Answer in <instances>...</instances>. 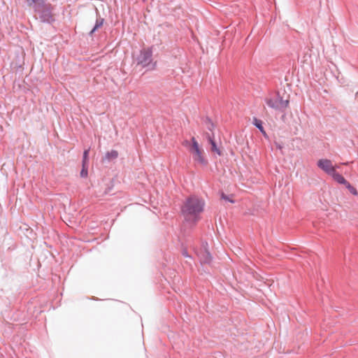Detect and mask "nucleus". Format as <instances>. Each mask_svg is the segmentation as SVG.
<instances>
[{
  "label": "nucleus",
  "mask_w": 358,
  "mask_h": 358,
  "mask_svg": "<svg viewBox=\"0 0 358 358\" xmlns=\"http://www.w3.org/2000/svg\"><path fill=\"white\" fill-rule=\"evenodd\" d=\"M204 201L196 196L188 197L182 207V214L186 222L190 225L196 223L203 210Z\"/></svg>",
  "instance_id": "f257e3e1"
},
{
  "label": "nucleus",
  "mask_w": 358,
  "mask_h": 358,
  "mask_svg": "<svg viewBox=\"0 0 358 358\" xmlns=\"http://www.w3.org/2000/svg\"><path fill=\"white\" fill-rule=\"evenodd\" d=\"M196 255L199 258V260L201 264H208L210 262V255L205 247L203 248V249H201L199 252H196Z\"/></svg>",
  "instance_id": "0eeeda50"
},
{
  "label": "nucleus",
  "mask_w": 358,
  "mask_h": 358,
  "mask_svg": "<svg viewBox=\"0 0 358 358\" xmlns=\"http://www.w3.org/2000/svg\"><path fill=\"white\" fill-rule=\"evenodd\" d=\"M88 153H89V150H85L84 151L83 162H85V164H87V162H88Z\"/></svg>",
  "instance_id": "dca6fc26"
},
{
  "label": "nucleus",
  "mask_w": 358,
  "mask_h": 358,
  "mask_svg": "<svg viewBox=\"0 0 358 358\" xmlns=\"http://www.w3.org/2000/svg\"><path fill=\"white\" fill-rule=\"evenodd\" d=\"M337 182L343 185L347 184L348 181L335 170L334 173L330 175Z\"/></svg>",
  "instance_id": "1a4fd4ad"
},
{
  "label": "nucleus",
  "mask_w": 358,
  "mask_h": 358,
  "mask_svg": "<svg viewBox=\"0 0 358 358\" xmlns=\"http://www.w3.org/2000/svg\"><path fill=\"white\" fill-rule=\"evenodd\" d=\"M208 141L211 145V150L214 152H216L217 155H220L221 152L219 150V148L217 147L216 143L214 141V140L210 136H208Z\"/></svg>",
  "instance_id": "9d476101"
},
{
  "label": "nucleus",
  "mask_w": 358,
  "mask_h": 358,
  "mask_svg": "<svg viewBox=\"0 0 358 358\" xmlns=\"http://www.w3.org/2000/svg\"><path fill=\"white\" fill-rule=\"evenodd\" d=\"M183 255H184L185 256H186V257H188V255H187V252H183Z\"/></svg>",
  "instance_id": "a211bd4d"
},
{
  "label": "nucleus",
  "mask_w": 358,
  "mask_h": 358,
  "mask_svg": "<svg viewBox=\"0 0 358 358\" xmlns=\"http://www.w3.org/2000/svg\"><path fill=\"white\" fill-rule=\"evenodd\" d=\"M25 2L30 8L34 9L36 8H40L42 3H45V0H25Z\"/></svg>",
  "instance_id": "6e6552de"
},
{
  "label": "nucleus",
  "mask_w": 358,
  "mask_h": 358,
  "mask_svg": "<svg viewBox=\"0 0 358 358\" xmlns=\"http://www.w3.org/2000/svg\"><path fill=\"white\" fill-rule=\"evenodd\" d=\"M222 199H224L226 201H229L231 203H234V201L232 199H231L228 196H227V195H225L224 194H222Z\"/></svg>",
  "instance_id": "f3484780"
},
{
  "label": "nucleus",
  "mask_w": 358,
  "mask_h": 358,
  "mask_svg": "<svg viewBox=\"0 0 358 358\" xmlns=\"http://www.w3.org/2000/svg\"><path fill=\"white\" fill-rule=\"evenodd\" d=\"M253 123L261 131L264 132V129H263V127H262V122L261 120H258L257 118H254Z\"/></svg>",
  "instance_id": "4468645a"
},
{
  "label": "nucleus",
  "mask_w": 358,
  "mask_h": 358,
  "mask_svg": "<svg viewBox=\"0 0 358 358\" xmlns=\"http://www.w3.org/2000/svg\"><path fill=\"white\" fill-rule=\"evenodd\" d=\"M184 145L189 150L195 162L203 165L207 163L203 155V149L199 146L198 142L194 137L192 138L190 141H186Z\"/></svg>",
  "instance_id": "7ed1b4c3"
},
{
  "label": "nucleus",
  "mask_w": 358,
  "mask_h": 358,
  "mask_svg": "<svg viewBox=\"0 0 358 358\" xmlns=\"http://www.w3.org/2000/svg\"><path fill=\"white\" fill-rule=\"evenodd\" d=\"M118 156V153L116 150H111L110 152H108L106 155V158L108 160H111L116 159Z\"/></svg>",
  "instance_id": "9b49d317"
},
{
  "label": "nucleus",
  "mask_w": 358,
  "mask_h": 358,
  "mask_svg": "<svg viewBox=\"0 0 358 358\" xmlns=\"http://www.w3.org/2000/svg\"><path fill=\"white\" fill-rule=\"evenodd\" d=\"M39 7L40 8H36L33 10L36 15L43 22H51L53 20L52 6L45 2Z\"/></svg>",
  "instance_id": "20e7f679"
},
{
  "label": "nucleus",
  "mask_w": 358,
  "mask_h": 358,
  "mask_svg": "<svg viewBox=\"0 0 358 358\" xmlns=\"http://www.w3.org/2000/svg\"><path fill=\"white\" fill-rule=\"evenodd\" d=\"M80 176L83 178L87 176V164H85V162H83V169L80 171Z\"/></svg>",
  "instance_id": "ddd939ff"
},
{
  "label": "nucleus",
  "mask_w": 358,
  "mask_h": 358,
  "mask_svg": "<svg viewBox=\"0 0 358 358\" xmlns=\"http://www.w3.org/2000/svg\"><path fill=\"white\" fill-rule=\"evenodd\" d=\"M317 164L320 169H322L329 176L331 173H334V171L336 170L331 160L327 159H322L318 160Z\"/></svg>",
  "instance_id": "423d86ee"
},
{
  "label": "nucleus",
  "mask_w": 358,
  "mask_h": 358,
  "mask_svg": "<svg viewBox=\"0 0 358 358\" xmlns=\"http://www.w3.org/2000/svg\"><path fill=\"white\" fill-rule=\"evenodd\" d=\"M103 20L101 18L97 19L94 28L90 31V34L92 35L97 29L103 25Z\"/></svg>",
  "instance_id": "f8f14e48"
},
{
  "label": "nucleus",
  "mask_w": 358,
  "mask_h": 358,
  "mask_svg": "<svg viewBox=\"0 0 358 358\" xmlns=\"http://www.w3.org/2000/svg\"><path fill=\"white\" fill-rule=\"evenodd\" d=\"M346 187L350 190V192L353 194L354 195H356L357 194V192L355 187L350 185V184L348 182L347 184L345 185Z\"/></svg>",
  "instance_id": "2eb2a0df"
},
{
  "label": "nucleus",
  "mask_w": 358,
  "mask_h": 358,
  "mask_svg": "<svg viewBox=\"0 0 358 358\" xmlns=\"http://www.w3.org/2000/svg\"><path fill=\"white\" fill-rule=\"evenodd\" d=\"M152 52L150 49H143L141 51L140 55L136 58L137 64L143 67H149L152 69L155 66V64L152 63Z\"/></svg>",
  "instance_id": "39448f33"
},
{
  "label": "nucleus",
  "mask_w": 358,
  "mask_h": 358,
  "mask_svg": "<svg viewBox=\"0 0 358 358\" xmlns=\"http://www.w3.org/2000/svg\"><path fill=\"white\" fill-rule=\"evenodd\" d=\"M265 101L268 106L277 110L284 111L289 104V96L282 95L279 92L270 94Z\"/></svg>",
  "instance_id": "f03ea898"
}]
</instances>
